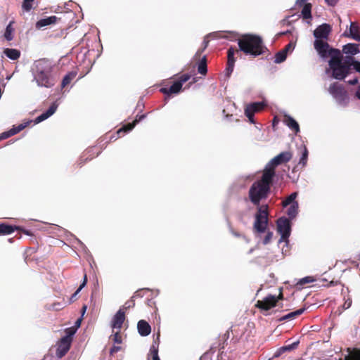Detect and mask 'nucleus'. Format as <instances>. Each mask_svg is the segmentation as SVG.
Segmentation results:
<instances>
[{"label":"nucleus","mask_w":360,"mask_h":360,"mask_svg":"<svg viewBox=\"0 0 360 360\" xmlns=\"http://www.w3.org/2000/svg\"><path fill=\"white\" fill-rule=\"evenodd\" d=\"M34 80L39 86L51 88L56 83L53 75V66L51 62L46 58L36 60L32 68Z\"/></svg>","instance_id":"obj_1"},{"label":"nucleus","mask_w":360,"mask_h":360,"mask_svg":"<svg viewBox=\"0 0 360 360\" xmlns=\"http://www.w3.org/2000/svg\"><path fill=\"white\" fill-rule=\"evenodd\" d=\"M274 178L269 171H263L261 179L255 181L248 191L250 202L257 206H261L260 202L268 198Z\"/></svg>","instance_id":"obj_2"},{"label":"nucleus","mask_w":360,"mask_h":360,"mask_svg":"<svg viewBox=\"0 0 360 360\" xmlns=\"http://www.w3.org/2000/svg\"><path fill=\"white\" fill-rule=\"evenodd\" d=\"M336 55L328 61L331 75L334 79L342 80L352 72L353 56H343L340 50H332Z\"/></svg>","instance_id":"obj_3"},{"label":"nucleus","mask_w":360,"mask_h":360,"mask_svg":"<svg viewBox=\"0 0 360 360\" xmlns=\"http://www.w3.org/2000/svg\"><path fill=\"white\" fill-rule=\"evenodd\" d=\"M239 50L245 55L257 57L264 54L267 49L262 37L253 34H245L238 39Z\"/></svg>","instance_id":"obj_4"},{"label":"nucleus","mask_w":360,"mask_h":360,"mask_svg":"<svg viewBox=\"0 0 360 360\" xmlns=\"http://www.w3.org/2000/svg\"><path fill=\"white\" fill-rule=\"evenodd\" d=\"M268 205H262L257 208V212L255 215V221L254 223V229L258 233H264L266 231L268 224Z\"/></svg>","instance_id":"obj_5"},{"label":"nucleus","mask_w":360,"mask_h":360,"mask_svg":"<svg viewBox=\"0 0 360 360\" xmlns=\"http://www.w3.org/2000/svg\"><path fill=\"white\" fill-rule=\"evenodd\" d=\"M292 158V153L291 151L281 152L267 163L263 171H269L271 173V176L274 178L276 174L275 168L279 165L289 162Z\"/></svg>","instance_id":"obj_6"},{"label":"nucleus","mask_w":360,"mask_h":360,"mask_svg":"<svg viewBox=\"0 0 360 360\" xmlns=\"http://www.w3.org/2000/svg\"><path fill=\"white\" fill-rule=\"evenodd\" d=\"M328 91L340 105H346L348 103L349 97L347 92L342 84L338 82L333 83L330 84Z\"/></svg>","instance_id":"obj_7"},{"label":"nucleus","mask_w":360,"mask_h":360,"mask_svg":"<svg viewBox=\"0 0 360 360\" xmlns=\"http://www.w3.org/2000/svg\"><path fill=\"white\" fill-rule=\"evenodd\" d=\"M314 48L322 58H326L328 57L331 58L332 56L336 55L332 50H338V49L330 47L326 40L319 39L314 40Z\"/></svg>","instance_id":"obj_8"},{"label":"nucleus","mask_w":360,"mask_h":360,"mask_svg":"<svg viewBox=\"0 0 360 360\" xmlns=\"http://www.w3.org/2000/svg\"><path fill=\"white\" fill-rule=\"evenodd\" d=\"M73 334L74 332L63 337L58 342V347L56 350V355L58 357L61 358L64 356L69 351L71 346L72 335Z\"/></svg>","instance_id":"obj_9"},{"label":"nucleus","mask_w":360,"mask_h":360,"mask_svg":"<svg viewBox=\"0 0 360 360\" xmlns=\"http://www.w3.org/2000/svg\"><path fill=\"white\" fill-rule=\"evenodd\" d=\"M277 231L281 236L282 240H287L290 235L291 226L288 219L279 218L277 220Z\"/></svg>","instance_id":"obj_10"},{"label":"nucleus","mask_w":360,"mask_h":360,"mask_svg":"<svg viewBox=\"0 0 360 360\" xmlns=\"http://www.w3.org/2000/svg\"><path fill=\"white\" fill-rule=\"evenodd\" d=\"M255 307L261 311H269L276 307V300L274 298V295L269 294L263 300H257Z\"/></svg>","instance_id":"obj_11"},{"label":"nucleus","mask_w":360,"mask_h":360,"mask_svg":"<svg viewBox=\"0 0 360 360\" xmlns=\"http://www.w3.org/2000/svg\"><path fill=\"white\" fill-rule=\"evenodd\" d=\"M240 51L235 47L231 46L227 51V64L225 70L226 77H230L233 71L236 58L235 57L236 53H238Z\"/></svg>","instance_id":"obj_12"},{"label":"nucleus","mask_w":360,"mask_h":360,"mask_svg":"<svg viewBox=\"0 0 360 360\" xmlns=\"http://www.w3.org/2000/svg\"><path fill=\"white\" fill-rule=\"evenodd\" d=\"M264 105L260 102H255L248 105L245 108V115L251 123H255L254 115L261 111Z\"/></svg>","instance_id":"obj_13"},{"label":"nucleus","mask_w":360,"mask_h":360,"mask_svg":"<svg viewBox=\"0 0 360 360\" xmlns=\"http://www.w3.org/2000/svg\"><path fill=\"white\" fill-rule=\"evenodd\" d=\"M331 30V26L329 24L323 23L315 29L314 36L316 39L327 40Z\"/></svg>","instance_id":"obj_14"},{"label":"nucleus","mask_w":360,"mask_h":360,"mask_svg":"<svg viewBox=\"0 0 360 360\" xmlns=\"http://www.w3.org/2000/svg\"><path fill=\"white\" fill-rule=\"evenodd\" d=\"M360 25L356 22H352L349 31H345L343 36L351 38L355 41H360Z\"/></svg>","instance_id":"obj_15"},{"label":"nucleus","mask_w":360,"mask_h":360,"mask_svg":"<svg viewBox=\"0 0 360 360\" xmlns=\"http://www.w3.org/2000/svg\"><path fill=\"white\" fill-rule=\"evenodd\" d=\"M125 320V312L122 309L118 310L112 318L111 327L112 329L120 330Z\"/></svg>","instance_id":"obj_16"},{"label":"nucleus","mask_w":360,"mask_h":360,"mask_svg":"<svg viewBox=\"0 0 360 360\" xmlns=\"http://www.w3.org/2000/svg\"><path fill=\"white\" fill-rule=\"evenodd\" d=\"M307 0H297V4L302 6L303 8L302 9L301 13L304 19H310L311 18V4L310 3H306Z\"/></svg>","instance_id":"obj_17"},{"label":"nucleus","mask_w":360,"mask_h":360,"mask_svg":"<svg viewBox=\"0 0 360 360\" xmlns=\"http://www.w3.org/2000/svg\"><path fill=\"white\" fill-rule=\"evenodd\" d=\"M146 117V115H136L135 120L131 123H128L125 125H124L122 127L119 129L117 131L118 134H124L126 132H128L131 131L136 124L139 122L141 120L144 119Z\"/></svg>","instance_id":"obj_18"},{"label":"nucleus","mask_w":360,"mask_h":360,"mask_svg":"<svg viewBox=\"0 0 360 360\" xmlns=\"http://www.w3.org/2000/svg\"><path fill=\"white\" fill-rule=\"evenodd\" d=\"M57 107L58 105L55 103H52L46 112L36 117L34 122L38 124L51 117L56 111Z\"/></svg>","instance_id":"obj_19"},{"label":"nucleus","mask_w":360,"mask_h":360,"mask_svg":"<svg viewBox=\"0 0 360 360\" xmlns=\"http://www.w3.org/2000/svg\"><path fill=\"white\" fill-rule=\"evenodd\" d=\"M138 332L141 336H147L151 332L150 324L145 320H140L137 323Z\"/></svg>","instance_id":"obj_20"},{"label":"nucleus","mask_w":360,"mask_h":360,"mask_svg":"<svg viewBox=\"0 0 360 360\" xmlns=\"http://www.w3.org/2000/svg\"><path fill=\"white\" fill-rule=\"evenodd\" d=\"M15 230H22V227L15 225H10L6 223H0V236L11 234Z\"/></svg>","instance_id":"obj_21"},{"label":"nucleus","mask_w":360,"mask_h":360,"mask_svg":"<svg viewBox=\"0 0 360 360\" xmlns=\"http://www.w3.org/2000/svg\"><path fill=\"white\" fill-rule=\"evenodd\" d=\"M283 122L291 130L294 131L296 134L300 131V126L298 123L291 116L285 115L283 117Z\"/></svg>","instance_id":"obj_22"},{"label":"nucleus","mask_w":360,"mask_h":360,"mask_svg":"<svg viewBox=\"0 0 360 360\" xmlns=\"http://www.w3.org/2000/svg\"><path fill=\"white\" fill-rule=\"evenodd\" d=\"M181 88H182V85L181 84V83L179 82L178 81H176L169 88H166V87L161 88L160 92H162V94H164L165 95L169 96L170 94H172L179 93L181 91Z\"/></svg>","instance_id":"obj_23"},{"label":"nucleus","mask_w":360,"mask_h":360,"mask_svg":"<svg viewBox=\"0 0 360 360\" xmlns=\"http://www.w3.org/2000/svg\"><path fill=\"white\" fill-rule=\"evenodd\" d=\"M342 52L345 54L350 55L349 56L358 54L360 52L359 44L352 43L347 44L343 46Z\"/></svg>","instance_id":"obj_24"},{"label":"nucleus","mask_w":360,"mask_h":360,"mask_svg":"<svg viewBox=\"0 0 360 360\" xmlns=\"http://www.w3.org/2000/svg\"><path fill=\"white\" fill-rule=\"evenodd\" d=\"M58 20V18L56 15L47 17L38 20L36 23L37 28H41L51 24H55Z\"/></svg>","instance_id":"obj_25"},{"label":"nucleus","mask_w":360,"mask_h":360,"mask_svg":"<svg viewBox=\"0 0 360 360\" xmlns=\"http://www.w3.org/2000/svg\"><path fill=\"white\" fill-rule=\"evenodd\" d=\"M305 309H306L304 307H302V308H300V309H297V310H296L295 311L288 313V314L281 317L278 319V321H289V320L295 319L297 316H299L301 314H302L304 313V311H305Z\"/></svg>","instance_id":"obj_26"},{"label":"nucleus","mask_w":360,"mask_h":360,"mask_svg":"<svg viewBox=\"0 0 360 360\" xmlns=\"http://www.w3.org/2000/svg\"><path fill=\"white\" fill-rule=\"evenodd\" d=\"M160 342V334H158L156 339H154L153 342L150 348V353L152 356V359L160 358L158 356V347Z\"/></svg>","instance_id":"obj_27"},{"label":"nucleus","mask_w":360,"mask_h":360,"mask_svg":"<svg viewBox=\"0 0 360 360\" xmlns=\"http://www.w3.org/2000/svg\"><path fill=\"white\" fill-rule=\"evenodd\" d=\"M4 53L13 60H18L20 56V51L15 49L6 48L4 50Z\"/></svg>","instance_id":"obj_28"},{"label":"nucleus","mask_w":360,"mask_h":360,"mask_svg":"<svg viewBox=\"0 0 360 360\" xmlns=\"http://www.w3.org/2000/svg\"><path fill=\"white\" fill-rule=\"evenodd\" d=\"M298 344H299V342H295L292 344H290V345H285L283 347H281L276 352V354H274V356L275 357H278L281 354L285 352H288V351H291V350H293L295 349H296L298 346Z\"/></svg>","instance_id":"obj_29"},{"label":"nucleus","mask_w":360,"mask_h":360,"mask_svg":"<svg viewBox=\"0 0 360 360\" xmlns=\"http://www.w3.org/2000/svg\"><path fill=\"white\" fill-rule=\"evenodd\" d=\"M76 76L77 72L75 71L69 72L68 74H66L62 80L61 87L65 88L69 85Z\"/></svg>","instance_id":"obj_30"},{"label":"nucleus","mask_w":360,"mask_h":360,"mask_svg":"<svg viewBox=\"0 0 360 360\" xmlns=\"http://www.w3.org/2000/svg\"><path fill=\"white\" fill-rule=\"evenodd\" d=\"M198 72L202 75H205L207 72V58L204 56L198 64Z\"/></svg>","instance_id":"obj_31"},{"label":"nucleus","mask_w":360,"mask_h":360,"mask_svg":"<svg viewBox=\"0 0 360 360\" xmlns=\"http://www.w3.org/2000/svg\"><path fill=\"white\" fill-rule=\"evenodd\" d=\"M13 21H11L9 24L6 26V30L4 32V37L7 41H11L14 37V28L13 27Z\"/></svg>","instance_id":"obj_32"},{"label":"nucleus","mask_w":360,"mask_h":360,"mask_svg":"<svg viewBox=\"0 0 360 360\" xmlns=\"http://www.w3.org/2000/svg\"><path fill=\"white\" fill-rule=\"evenodd\" d=\"M298 202H294L288 210V215L290 219H294L298 212Z\"/></svg>","instance_id":"obj_33"},{"label":"nucleus","mask_w":360,"mask_h":360,"mask_svg":"<svg viewBox=\"0 0 360 360\" xmlns=\"http://www.w3.org/2000/svg\"><path fill=\"white\" fill-rule=\"evenodd\" d=\"M29 123H30V122H27L22 123L18 126H13V128H11L9 130L10 134H11V136H13V135L19 133L22 129H24L29 124Z\"/></svg>","instance_id":"obj_34"},{"label":"nucleus","mask_w":360,"mask_h":360,"mask_svg":"<svg viewBox=\"0 0 360 360\" xmlns=\"http://www.w3.org/2000/svg\"><path fill=\"white\" fill-rule=\"evenodd\" d=\"M297 196V193L294 192L291 193L289 196H288L283 202L282 205L283 207H285L288 205L292 204L294 202H295V199Z\"/></svg>","instance_id":"obj_35"},{"label":"nucleus","mask_w":360,"mask_h":360,"mask_svg":"<svg viewBox=\"0 0 360 360\" xmlns=\"http://www.w3.org/2000/svg\"><path fill=\"white\" fill-rule=\"evenodd\" d=\"M286 57H287V54L285 53V51H283V50H281L280 51H278V53H276L274 62L276 63H281L283 62L284 60H285Z\"/></svg>","instance_id":"obj_36"},{"label":"nucleus","mask_w":360,"mask_h":360,"mask_svg":"<svg viewBox=\"0 0 360 360\" xmlns=\"http://www.w3.org/2000/svg\"><path fill=\"white\" fill-rule=\"evenodd\" d=\"M86 282H87V277H86V275L85 274L84 276V280H83L82 283L79 285L78 289L75 292V293L70 297V302H74L75 300H77V294L86 285Z\"/></svg>","instance_id":"obj_37"},{"label":"nucleus","mask_w":360,"mask_h":360,"mask_svg":"<svg viewBox=\"0 0 360 360\" xmlns=\"http://www.w3.org/2000/svg\"><path fill=\"white\" fill-rule=\"evenodd\" d=\"M225 35H226L225 39H228L230 41H238L241 36L235 32H225Z\"/></svg>","instance_id":"obj_38"},{"label":"nucleus","mask_w":360,"mask_h":360,"mask_svg":"<svg viewBox=\"0 0 360 360\" xmlns=\"http://www.w3.org/2000/svg\"><path fill=\"white\" fill-rule=\"evenodd\" d=\"M307 158H308V150L304 146L302 157L300 158V160L299 162V164L302 165V167H304L307 165Z\"/></svg>","instance_id":"obj_39"},{"label":"nucleus","mask_w":360,"mask_h":360,"mask_svg":"<svg viewBox=\"0 0 360 360\" xmlns=\"http://www.w3.org/2000/svg\"><path fill=\"white\" fill-rule=\"evenodd\" d=\"M89 153H90V150H87L85 153V154L80 158V160H79L78 162V165L79 167H82L83 166V165L88 160H91L93 158L91 157L89 158V156L88 157H85L86 154H88Z\"/></svg>","instance_id":"obj_40"},{"label":"nucleus","mask_w":360,"mask_h":360,"mask_svg":"<svg viewBox=\"0 0 360 360\" xmlns=\"http://www.w3.org/2000/svg\"><path fill=\"white\" fill-rule=\"evenodd\" d=\"M120 330H118L112 336V340L117 344L122 343V339L120 334Z\"/></svg>","instance_id":"obj_41"},{"label":"nucleus","mask_w":360,"mask_h":360,"mask_svg":"<svg viewBox=\"0 0 360 360\" xmlns=\"http://www.w3.org/2000/svg\"><path fill=\"white\" fill-rule=\"evenodd\" d=\"M313 281H314V279L312 277L307 276V277H304V278L300 279V281L298 282V284L302 285L306 283H312Z\"/></svg>","instance_id":"obj_42"},{"label":"nucleus","mask_w":360,"mask_h":360,"mask_svg":"<svg viewBox=\"0 0 360 360\" xmlns=\"http://www.w3.org/2000/svg\"><path fill=\"white\" fill-rule=\"evenodd\" d=\"M191 78V76L188 74L182 75L179 77V79L177 80L179 82L181 83V84L183 86L184 83L186 82L189 79Z\"/></svg>","instance_id":"obj_43"},{"label":"nucleus","mask_w":360,"mask_h":360,"mask_svg":"<svg viewBox=\"0 0 360 360\" xmlns=\"http://www.w3.org/2000/svg\"><path fill=\"white\" fill-rule=\"evenodd\" d=\"M272 237H273V233L271 231H268L263 240V243L264 245H266L269 243H270L271 240L272 239Z\"/></svg>","instance_id":"obj_44"},{"label":"nucleus","mask_w":360,"mask_h":360,"mask_svg":"<svg viewBox=\"0 0 360 360\" xmlns=\"http://www.w3.org/2000/svg\"><path fill=\"white\" fill-rule=\"evenodd\" d=\"M352 301L349 297H348L347 299L345 298V302L342 305L343 309H349L352 306Z\"/></svg>","instance_id":"obj_45"},{"label":"nucleus","mask_w":360,"mask_h":360,"mask_svg":"<svg viewBox=\"0 0 360 360\" xmlns=\"http://www.w3.org/2000/svg\"><path fill=\"white\" fill-rule=\"evenodd\" d=\"M32 2L25 1L22 3V8L26 11H30L32 9Z\"/></svg>","instance_id":"obj_46"},{"label":"nucleus","mask_w":360,"mask_h":360,"mask_svg":"<svg viewBox=\"0 0 360 360\" xmlns=\"http://www.w3.org/2000/svg\"><path fill=\"white\" fill-rule=\"evenodd\" d=\"M212 36L217 37V38H225V32H215L211 34Z\"/></svg>","instance_id":"obj_47"},{"label":"nucleus","mask_w":360,"mask_h":360,"mask_svg":"<svg viewBox=\"0 0 360 360\" xmlns=\"http://www.w3.org/2000/svg\"><path fill=\"white\" fill-rule=\"evenodd\" d=\"M352 67H353L356 72H360V62L355 60V58L354 57Z\"/></svg>","instance_id":"obj_48"},{"label":"nucleus","mask_w":360,"mask_h":360,"mask_svg":"<svg viewBox=\"0 0 360 360\" xmlns=\"http://www.w3.org/2000/svg\"><path fill=\"white\" fill-rule=\"evenodd\" d=\"M143 289L136 290L131 298L134 300L136 297H142L143 296Z\"/></svg>","instance_id":"obj_49"},{"label":"nucleus","mask_w":360,"mask_h":360,"mask_svg":"<svg viewBox=\"0 0 360 360\" xmlns=\"http://www.w3.org/2000/svg\"><path fill=\"white\" fill-rule=\"evenodd\" d=\"M122 347L120 346H113L110 350V354L112 356L119 351H120Z\"/></svg>","instance_id":"obj_50"},{"label":"nucleus","mask_w":360,"mask_h":360,"mask_svg":"<svg viewBox=\"0 0 360 360\" xmlns=\"http://www.w3.org/2000/svg\"><path fill=\"white\" fill-rule=\"evenodd\" d=\"M134 305H135L134 300L131 297L130 300L127 301L125 303L124 308L127 309H129V308H131V307H134Z\"/></svg>","instance_id":"obj_51"},{"label":"nucleus","mask_w":360,"mask_h":360,"mask_svg":"<svg viewBox=\"0 0 360 360\" xmlns=\"http://www.w3.org/2000/svg\"><path fill=\"white\" fill-rule=\"evenodd\" d=\"M12 136L11 134H10V131H4L2 134H0V140L6 139L9 137Z\"/></svg>","instance_id":"obj_52"},{"label":"nucleus","mask_w":360,"mask_h":360,"mask_svg":"<svg viewBox=\"0 0 360 360\" xmlns=\"http://www.w3.org/2000/svg\"><path fill=\"white\" fill-rule=\"evenodd\" d=\"M293 48H294V46H293V45H292V44L290 42V43L288 44L285 46V48H284V49H283L282 50H283V51H285V53L286 54H288V52L289 51H290V50H292V49H293Z\"/></svg>","instance_id":"obj_53"},{"label":"nucleus","mask_w":360,"mask_h":360,"mask_svg":"<svg viewBox=\"0 0 360 360\" xmlns=\"http://www.w3.org/2000/svg\"><path fill=\"white\" fill-rule=\"evenodd\" d=\"M274 298L276 299V304L280 301V300H283L284 299L283 297V294L281 291V290H280V293L278 294V295L276 296L274 295Z\"/></svg>","instance_id":"obj_54"},{"label":"nucleus","mask_w":360,"mask_h":360,"mask_svg":"<svg viewBox=\"0 0 360 360\" xmlns=\"http://www.w3.org/2000/svg\"><path fill=\"white\" fill-rule=\"evenodd\" d=\"M338 1L339 0H325L327 4L331 6H335L338 4Z\"/></svg>","instance_id":"obj_55"},{"label":"nucleus","mask_w":360,"mask_h":360,"mask_svg":"<svg viewBox=\"0 0 360 360\" xmlns=\"http://www.w3.org/2000/svg\"><path fill=\"white\" fill-rule=\"evenodd\" d=\"M204 43H205L204 48L201 51H200V50L198 51V52L195 54V56H198L200 57L201 53L207 48V44H208V41H205Z\"/></svg>","instance_id":"obj_56"},{"label":"nucleus","mask_w":360,"mask_h":360,"mask_svg":"<svg viewBox=\"0 0 360 360\" xmlns=\"http://www.w3.org/2000/svg\"><path fill=\"white\" fill-rule=\"evenodd\" d=\"M18 231L20 232H22L25 235L32 236V233L30 231L26 230V229H23L22 227V230H18Z\"/></svg>","instance_id":"obj_57"},{"label":"nucleus","mask_w":360,"mask_h":360,"mask_svg":"<svg viewBox=\"0 0 360 360\" xmlns=\"http://www.w3.org/2000/svg\"><path fill=\"white\" fill-rule=\"evenodd\" d=\"M358 82H359V80H358V78H356V77L352 80L348 81V84L350 85H355V84H358Z\"/></svg>","instance_id":"obj_58"},{"label":"nucleus","mask_w":360,"mask_h":360,"mask_svg":"<svg viewBox=\"0 0 360 360\" xmlns=\"http://www.w3.org/2000/svg\"><path fill=\"white\" fill-rule=\"evenodd\" d=\"M356 96L360 99V85L358 86L357 91L356 92Z\"/></svg>","instance_id":"obj_59"},{"label":"nucleus","mask_w":360,"mask_h":360,"mask_svg":"<svg viewBox=\"0 0 360 360\" xmlns=\"http://www.w3.org/2000/svg\"><path fill=\"white\" fill-rule=\"evenodd\" d=\"M65 331L68 333L67 335H69L70 333H72V332L75 333V330H73L72 328H67Z\"/></svg>","instance_id":"obj_60"},{"label":"nucleus","mask_w":360,"mask_h":360,"mask_svg":"<svg viewBox=\"0 0 360 360\" xmlns=\"http://www.w3.org/2000/svg\"><path fill=\"white\" fill-rule=\"evenodd\" d=\"M53 307L56 309V310H58L60 309V308L59 307V304H53Z\"/></svg>","instance_id":"obj_61"},{"label":"nucleus","mask_w":360,"mask_h":360,"mask_svg":"<svg viewBox=\"0 0 360 360\" xmlns=\"http://www.w3.org/2000/svg\"><path fill=\"white\" fill-rule=\"evenodd\" d=\"M53 307L56 309V310H58L60 309V308L59 307V304H53Z\"/></svg>","instance_id":"obj_62"},{"label":"nucleus","mask_w":360,"mask_h":360,"mask_svg":"<svg viewBox=\"0 0 360 360\" xmlns=\"http://www.w3.org/2000/svg\"><path fill=\"white\" fill-rule=\"evenodd\" d=\"M86 308H87V307H86V305H84V306H83V307H82V314H84V313L86 311Z\"/></svg>","instance_id":"obj_63"},{"label":"nucleus","mask_w":360,"mask_h":360,"mask_svg":"<svg viewBox=\"0 0 360 360\" xmlns=\"http://www.w3.org/2000/svg\"><path fill=\"white\" fill-rule=\"evenodd\" d=\"M80 322H81V320H80V319H78V320L77 321L76 323H77L78 326H79Z\"/></svg>","instance_id":"obj_64"}]
</instances>
